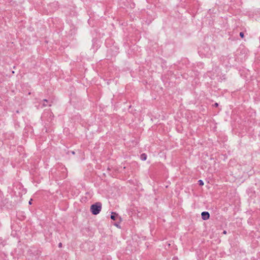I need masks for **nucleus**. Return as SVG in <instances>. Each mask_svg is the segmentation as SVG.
Listing matches in <instances>:
<instances>
[{
    "label": "nucleus",
    "mask_w": 260,
    "mask_h": 260,
    "mask_svg": "<svg viewBox=\"0 0 260 260\" xmlns=\"http://www.w3.org/2000/svg\"><path fill=\"white\" fill-rule=\"evenodd\" d=\"M102 203L101 202H96L91 205L90 210L93 215L98 214L102 209Z\"/></svg>",
    "instance_id": "1"
},
{
    "label": "nucleus",
    "mask_w": 260,
    "mask_h": 260,
    "mask_svg": "<svg viewBox=\"0 0 260 260\" xmlns=\"http://www.w3.org/2000/svg\"><path fill=\"white\" fill-rule=\"evenodd\" d=\"M54 115L53 113L50 110L45 111L42 114L41 118L47 121L48 122H51L53 119Z\"/></svg>",
    "instance_id": "2"
},
{
    "label": "nucleus",
    "mask_w": 260,
    "mask_h": 260,
    "mask_svg": "<svg viewBox=\"0 0 260 260\" xmlns=\"http://www.w3.org/2000/svg\"><path fill=\"white\" fill-rule=\"evenodd\" d=\"M201 217L204 220H208L210 218V214L207 211H203L201 213Z\"/></svg>",
    "instance_id": "3"
},
{
    "label": "nucleus",
    "mask_w": 260,
    "mask_h": 260,
    "mask_svg": "<svg viewBox=\"0 0 260 260\" xmlns=\"http://www.w3.org/2000/svg\"><path fill=\"white\" fill-rule=\"evenodd\" d=\"M42 102H43V104H42V105L41 106V108H43V107H46V106H47L48 105L49 106H51V103L52 102H49V101H48L46 99H44Z\"/></svg>",
    "instance_id": "4"
},
{
    "label": "nucleus",
    "mask_w": 260,
    "mask_h": 260,
    "mask_svg": "<svg viewBox=\"0 0 260 260\" xmlns=\"http://www.w3.org/2000/svg\"><path fill=\"white\" fill-rule=\"evenodd\" d=\"M119 217L118 214L116 212H112L111 214V219L116 220Z\"/></svg>",
    "instance_id": "5"
},
{
    "label": "nucleus",
    "mask_w": 260,
    "mask_h": 260,
    "mask_svg": "<svg viewBox=\"0 0 260 260\" xmlns=\"http://www.w3.org/2000/svg\"><path fill=\"white\" fill-rule=\"evenodd\" d=\"M147 155L145 153H142V154H141L140 155V159L143 160V161H144V160H146V159H147Z\"/></svg>",
    "instance_id": "6"
},
{
    "label": "nucleus",
    "mask_w": 260,
    "mask_h": 260,
    "mask_svg": "<svg viewBox=\"0 0 260 260\" xmlns=\"http://www.w3.org/2000/svg\"><path fill=\"white\" fill-rule=\"evenodd\" d=\"M198 183H199V185L200 186H203L204 184L203 181L202 180H199L198 181Z\"/></svg>",
    "instance_id": "7"
},
{
    "label": "nucleus",
    "mask_w": 260,
    "mask_h": 260,
    "mask_svg": "<svg viewBox=\"0 0 260 260\" xmlns=\"http://www.w3.org/2000/svg\"><path fill=\"white\" fill-rule=\"evenodd\" d=\"M36 3L38 5L43 4V0H37V1L36 2Z\"/></svg>",
    "instance_id": "8"
},
{
    "label": "nucleus",
    "mask_w": 260,
    "mask_h": 260,
    "mask_svg": "<svg viewBox=\"0 0 260 260\" xmlns=\"http://www.w3.org/2000/svg\"><path fill=\"white\" fill-rule=\"evenodd\" d=\"M240 37L241 38H244V32H240Z\"/></svg>",
    "instance_id": "9"
},
{
    "label": "nucleus",
    "mask_w": 260,
    "mask_h": 260,
    "mask_svg": "<svg viewBox=\"0 0 260 260\" xmlns=\"http://www.w3.org/2000/svg\"><path fill=\"white\" fill-rule=\"evenodd\" d=\"M32 204V198H31L30 199L29 201V205H31V204Z\"/></svg>",
    "instance_id": "10"
},
{
    "label": "nucleus",
    "mask_w": 260,
    "mask_h": 260,
    "mask_svg": "<svg viewBox=\"0 0 260 260\" xmlns=\"http://www.w3.org/2000/svg\"><path fill=\"white\" fill-rule=\"evenodd\" d=\"M172 260H179L178 257H174L173 258H172Z\"/></svg>",
    "instance_id": "11"
},
{
    "label": "nucleus",
    "mask_w": 260,
    "mask_h": 260,
    "mask_svg": "<svg viewBox=\"0 0 260 260\" xmlns=\"http://www.w3.org/2000/svg\"><path fill=\"white\" fill-rule=\"evenodd\" d=\"M214 106L216 107H218V104L217 103H215L214 105Z\"/></svg>",
    "instance_id": "12"
},
{
    "label": "nucleus",
    "mask_w": 260,
    "mask_h": 260,
    "mask_svg": "<svg viewBox=\"0 0 260 260\" xmlns=\"http://www.w3.org/2000/svg\"><path fill=\"white\" fill-rule=\"evenodd\" d=\"M58 247H62V243H59L58 244Z\"/></svg>",
    "instance_id": "13"
},
{
    "label": "nucleus",
    "mask_w": 260,
    "mask_h": 260,
    "mask_svg": "<svg viewBox=\"0 0 260 260\" xmlns=\"http://www.w3.org/2000/svg\"><path fill=\"white\" fill-rule=\"evenodd\" d=\"M226 233H227V232L226 231H223V234H226Z\"/></svg>",
    "instance_id": "14"
},
{
    "label": "nucleus",
    "mask_w": 260,
    "mask_h": 260,
    "mask_svg": "<svg viewBox=\"0 0 260 260\" xmlns=\"http://www.w3.org/2000/svg\"><path fill=\"white\" fill-rule=\"evenodd\" d=\"M33 175H34V176H35V173H34V172ZM34 181H35V179H34Z\"/></svg>",
    "instance_id": "15"
},
{
    "label": "nucleus",
    "mask_w": 260,
    "mask_h": 260,
    "mask_svg": "<svg viewBox=\"0 0 260 260\" xmlns=\"http://www.w3.org/2000/svg\"><path fill=\"white\" fill-rule=\"evenodd\" d=\"M72 154H75L74 151H72Z\"/></svg>",
    "instance_id": "16"
},
{
    "label": "nucleus",
    "mask_w": 260,
    "mask_h": 260,
    "mask_svg": "<svg viewBox=\"0 0 260 260\" xmlns=\"http://www.w3.org/2000/svg\"><path fill=\"white\" fill-rule=\"evenodd\" d=\"M115 225L117 226H118V224L116 223V224H115Z\"/></svg>",
    "instance_id": "17"
}]
</instances>
